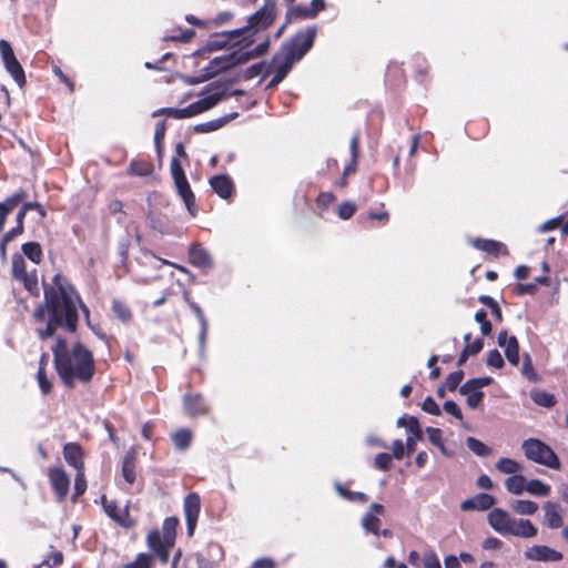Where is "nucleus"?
I'll return each instance as SVG.
<instances>
[{"instance_id": "f257e3e1", "label": "nucleus", "mask_w": 568, "mask_h": 568, "mask_svg": "<svg viewBox=\"0 0 568 568\" xmlns=\"http://www.w3.org/2000/svg\"><path fill=\"white\" fill-rule=\"evenodd\" d=\"M43 291L44 302L36 308L33 314L36 320L43 321L45 312L49 313L47 327L37 331L40 338L52 336L57 326H65L68 331L74 332L78 325V304L85 316H89L88 307L61 274L54 275L53 285L43 283Z\"/></svg>"}, {"instance_id": "f03ea898", "label": "nucleus", "mask_w": 568, "mask_h": 568, "mask_svg": "<svg viewBox=\"0 0 568 568\" xmlns=\"http://www.w3.org/2000/svg\"><path fill=\"white\" fill-rule=\"evenodd\" d=\"M53 356L57 372L65 386L73 387L74 381H91L94 374L93 355L81 343L70 348L64 339L58 338Z\"/></svg>"}, {"instance_id": "7ed1b4c3", "label": "nucleus", "mask_w": 568, "mask_h": 568, "mask_svg": "<svg viewBox=\"0 0 568 568\" xmlns=\"http://www.w3.org/2000/svg\"><path fill=\"white\" fill-rule=\"evenodd\" d=\"M275 16V0H265L264 6L248 18L245 27L209 40L201 51L213 52L226 47L245 50L256 41L261 31L273 23Z\"/></svg>"}, {"instance_id": "20e7f679", "label": "nucleus", "mask_w": 568, "mask_h": 568, "mask_svg": "<svg viewBox=\"0 0 568 568\" xmlns=\"http://www.w3.org/2000/svg\"><path fill=\"white\" fill-rule=\"evenodd\" d=\"M270 47V38L266 37L252 50H235L229 54L220 55L211 60L203 71V80H209L221 72L227 71L236 65L244 64L250 60L264 55Z\"/></svg>"}, {"instance_id": "39448f33", "label": "nucleus", "mask_w": 568, "mask_h": 568, "mask_svg": "<svg viewBox=\"0 0 568 568\" xmlns=\"http://www.w3.org/2000/svg\"><path fill=\"white\" fill-rule=\"evenodd\" d=\"M225 97V91L211 93L183 109L163 108L153 112V116L164 114L174 119H186L212 109Z\"/></svg>"}, {"instance_id": "423d86ee", "label": "nucleus", "mask_w": 568, "mask_h": 568, "mask_svg": "<svg viewBox=\"0 0 568 568\" xmlns=\"http://www.w3.org/2000/svg\"><path fill=\"white\" fill-rule=\"evenodd\" d=\"M521 448L525 456L539 465L559 470L561 464L555 452L545 443L536 438H529L523 442Z\"/></svg>"}, {"instance_id": "0eeeda50", "label": "nucleus", "mask_w": 568, "mask_h": 568, "mask_svg": "<svg viewBox=\"0 0 568 568\" xmlns=\"http://www.w3.org/2000/svg\"><path fill=\"white\" fill-rule=\"evenodd\" d=\"M12 275L30 294H39L37 267L33 264L29 266L22 255L16 254L12 257Z\"/></svg>"}, {"instance_id": "6e6552de", "label": "nucleus", "mask_w": 568, "mask_h": 568, "mask_svg": "<svg viewBox=\"0 0 568 568\" xmlns=\"http://www.w3.org/2000/svg\"><path fill=\"white\" fill-rule=\"evenodd\" d=\"M317 33L316 27H308L298 32L291 41L283 43L284 52L290 54L296 62L313 47Z\"/></svg>"}, {"instance_id": "1a4fd4ad", "label": "nucleus", "mask_w": 568, "mask_h": 568, "mask_svg": "<svg viewBox=\"0 0 568 568\" xmlns=\"http://www.w3.org/2000/svg\"><path fill=\"white\" fill-rule=\"evenodd\" d=\"M317 33L316 27H308L298 32L291 41L283 43L284 52L290 54L296 62L313 47Z\"/></svg>"}, {"instance_id": "9d476101", "label": "nucleus", "mask_w": 568, "mask_h": 568, "mask_svg": "<svg viewBox=\"0 0 568 568\" xmlns=\"http://www.w3.org/2000/svg\"><path fill=\"white\" fill-rule=\"evenodd\" d=\"M171 174L174 180L176 191L183 200L186 209L193 215L194 214V201L195 196L190 187V184L185 178L184 171L176 158L171 161Z\"/></svg>"}, {"instance_id": "9b49d317", "label": "nucleus", "mask_w": 568, "mask_h": 568, "mask_svg": "<svg viewBox=\"0 0 568 568\" xmlns=\"http://www.w3.org/2000/svg\"><path fill=\"white\" fill-rule=\"evenodd\" d=\"M0 53L6 67V70L11 74L16 83L22 88L26 83L24 71L17 60L10 43L6 40H0Z\"/></svg>"}, {"instance_id": "f8f14e48", "label": "nucleus", "mask_w": 568, "mask_h": 568, "mask_svg": "<svg viewBox=\"0 0 568 568\" xmlns=\"http://www.w3.org/2000/svg\"><path fill=\"white\" fill-rule=\"evenodd\" d=\"M398 427H405L410 435L406 439L407 454H412L416 449V444L423 438V433L418 419L414 416H400L396 422Z\"/></svg>"}, {"instance_id": "ddd939ff", "label": "nucleus", "mask_w": 568, "mask_h": 568, "mask_svg": "<svg viewBox=\"0 0 568 568\" xmlns=\"http://www.w3.org/2000/svg\"><path fill=\"white\" fill-rule=\"evenodd\" d=\"M200 506L201 503L197 494L191 493L184 498L183 508L186 520L187 535L190 537L193 536L196 527L200 514Z\"/></svg>"}, {"instance_id": "4468645a", "label": "nucleus", "mask_w": 568, "mask_h": 568, "mask_svg": "<svg viewBox=\"0 0 568 568\" xmlns=\"http://www.w3.org/2000/svg\"><path fill=\"white\" fill-rule=\"evenodd\" d=\"M524 556L528 560L556 562L562 559V554L545 545H535L525 550Z\"/></svg>"}, {"instance_id": "2eb2a0df", "label": "nucleus", "mask_w": 568, "mask_h": 568, "mask_svg": "<svg viewBox=\"0 0 568 568\" xmlns=\"http://www.w3.org/2000/svg\"><path fill=\"white\" fill-rule=\"evenodd\" d=\"M537 535V528L528 519L510 517L504 536L532 538Z\"/></svg>"}, {"instance_id": "dca6fc26", "label": "nucleus", "mask_w": 568, "mask_h": 568, "mask_svg": "<svg viewBox=\"0 0 568 568\" xmlns=\"http://www.w3.org/2000/svg\"><path fill=\"white\" fill-rule=\"evenodd\" d=\"M49 478L59 501L64 500L68 495L70 478L65 471L60 467H52L49 469Z\"/></svg>"}, {"instance_id": "f3484780", "label": "nucleus", "mask_w": 568, "mask_h": 568, "mask_svg": "<svg viewBox=\"0 0 568 568\" xmlns=\"http://www.w3.org/2000/svg\"><path fill=\"white\" fill-rule=\"evenodd\" d=\"M384 506L377 503H374L369 507V511H367L362 520V527L367 532H373L375 535L379 534V526H381V519L378 518V515L383 514Z\"/></svg>"}, {"instance_id": "a211bd4d", "label": "nucleus", "mask_w": 568, "mask_h": 568, "mask_svg": "<svg viewBox=\"0 0 568 568\" xmlns=\"http://www.w3.org/2000/svg\"><path fill=\"white\" fill-rule=\"evenodd\" d=\"M544 520L550 529L560 528L564 524L562 509L559 504L554 501H546L542 506Z\"/></svg>"}, {"instance_id": "6ab92c4d", "label": "nucleus", "mask_w": 568, "mask_h": 568, "mask_svg": "<svg viewBox=\"0 0 568 568\" xmlns=\"http://www.w3.org/2000/svg\"><path fill=\"white\" fill-rule=\"evenodd\" d=\"M496 500L491 495L478 494L473 498L466 499L460 504V509L464 511L470 510H487L495 505Z\"/></svg>"}, {"instance_id": "aec40b11", "label": "nucleus", "mask_w": 568, "mask_h": 568, "mask_svg": "<svg viewBox=\"0 0 568 568\" xmlns=\"http://www.w3.org/2000/svg\"><path fill=\"white\" fill-rule=\"evenodd\" d=\"M295 62L296 61L290 54L284 52V47L282 45L280 51L273 57V61L270 68L273 70V72L280 74L282 78H285Z\"/></svg>"}, {"instance_id": "412c9836", "label": "nucleus", "mask_w": 568, "mask_h": 568, "mask_svg": "<svg viewBox=\"0 0 568 568\" xmlns=\"http://www.w3.org/2000/svg\"><path fill=\"white\" fill-rule=\"evenodd\" d=\"M183 403L185 412L192 417L205 415L209 413V406L204 402L201 394L185 395L183 397Z\"/></svg>"}, {"instance_id": "4be33fe9", "label": "nucleus", "mask_w": 568, "mask_h": 568, "mask_svg": "<svg viewBox=\"0 0 568 568\" xmlns=\"http://www.w3.org/2000/svg\"><path fill=\"white\" fill-rule=\"evenodd\" d=\"M148 545L162 562H168L169 551L173 546L164 544L158 530H153L148 535Z\"/></svg>"}, {"instance_id": "5701e85b", "label": "nucleus", "mask_w": 568, "mask_h": 568, "mask_svg": "<svg viewBox=\"0 0 568 568\" xmlns=\"http://www.w3.org/2000/svg\"><path fill=\"white\" fill-rule=\"evenodd\" d=\"M510 515L501 508L493 509L487 517L490 527L498 534L505 535L509 524Z\"/></svg>"}, {"instance_id": "b1692460", "label": "nucleus", "mask_w": 568, "mask_h": 568, "mask_svg": "<svg viewBox=\"0 0 568 568\" xmlns=\"http://www.w3.org/2000/svg\"><path fill=\"white\" fill-rule=\"evenodd\" d=\"M189 260L191 264L196 267L209 268L212 266V260L209 252L196 243L190 246Z\"/></svg>"}, {"instance_id": "393cba45", "label": "nucleus", "mask_w": 568, "mask_h": 568, "mask_svg": "<svg viewBox=\"0 0 568 568\" xmlns=\"http://www.w3.org/2000/svg\"><path fill=\"white\" fill-rule=\"evenodd\" d=\"M27 196L26 192L19 191L4 202H0V232L3 229L7 216L19 205Z\"/></svg>"}, {"instance_id": "a878e982", "label": "nucleus", "mask_w": 568, "mask_h": 568, "mask_svg": "<svg viewBox=\"0 0 568 568\" xmlns=\"http://www.w3.org/2000/svg\"><path fill=\"white\" fill-rule=\"evenodd\" d=\"M210 185L214 190V192L226 199L232 194L233 183L227 175H215L210 179Z\"/></svg>"}, {"instance_id": "bb28decb", "label": "nucleus", "mask_w": 568, "mask_h": 568, "mask_svg": "<svg viewBox=\"0 0 568 568\" xmlns=\"http://www.w3.org/2000/svg\"><path fill=\"white\" fill-rule=\"evenodd\" d=\"M63 456L67 463L77 470L83 469L82 452L80 446L69 443L63 448Z\"/></svg>"}, {"instance_id": "cd10ccee", "label": "nucleus", "mask_w": 568, "mask_h": 568, "mask_svg": "<svg viewBox=\"0 0 568 568\" xmlns=\"http://www.w3.org/2000/svg\"><path fill=\"white\" fill-rule=\"evenodd\" d=\"M101 499H102L103 509L106 513V515L110 518H112L113 520H115L116 523H119L120 525L126 526V524H125V517L128 516L126 509H120L116 506L115 501L108 500L105 498V496H102Z\"/></svg>"}, {"instance_id": "c85d7f7f", "label": "nucleus", "mask_w": 568, "mask_h": 568, "mask_svg": "<svg viewBox=\"0 0 568 568\" xmlns=\"http://www.w3.org/2000/svg\"><path fill=\"white\" fill-rule=\"evenodd\" d=\"M134 460V452H128L122 460V476L124 480L130 485L134 484L136 479Z\"/></svg>"}, {"instance_id": "c756f323", "label": "nucleus", "mask_w": 568, "mask_h": 568, "mask_svg": "<svg viewBox=\"0 0 568 568\" xmlns=\"http://www.w3.org/2000/svg\"><path fill=\"white\" fill-rule=\"evenodd\" d=\"M473 245L481 251L494 254H507V248L504 244L491 240H475Z\"/></svg>"}, {"instance_id": "7c9ffc66", "label": "nucleus", "mask_w": 568, "mask_h": 568, "mask_svg": "<svg viewBox=\"0 0 568 568\" xmlns=\"http://www.w3.org/2000/svg\"><path fill=\"white\" fill-rule=\"evenodd\" d=\"M526 478L519 473L505 480L506 489L514 495H521L526 490Z\"/></svg>"}, {"instance_id": "2f4dec72", "label": "nucleus", "mask_w": 568, "mask_h": 568, "mask_svg": "<svg viewBox=\"0 0 568 568\" xmlns=\"http://www.w3.org/2000/svg\"><path fill=\"white\" fill-rule=\"evenodd\" d=\"M496 468L500 473L511 475V476L521 473L524 469L521 464H519L518 462L510 459V458H500L496 463Z\"/></svg>"}, {"instance_id": "473e14b6", "label": "nucleus", "mask_w": 568, "mask_h": 568, "mask_svg": "<svg viewBox=\"0 0 568 568\" xmlns=\"http://www.w3.org/2000/svg\"><path fill=\"white\" fill-rule=\"evenodd\" d=\"M179 521L175 517H169L163 523V535H161L162 540L164 544L169 546L174 545L175 539V529Z\"/></svg>"}, {"instance_id": "72a5a7b5", "label": "nucleus", "mask_w": 568, "mask_h": 568, "mask_svg": "<svg viewBox=\"0 0 568 568\" xmlns=\"http://www.w3.org/2000/svg\"><path fill=\"white\" fill-rule=\"evenodd\" d=\"M511 509L519 515H534L538 510V505L531 500L517 499L511 503Z\"/></svg>"}, {"instance_id": "f704fd0d", "label": "nucleus", "mask_w": 568, "mask_h": 568, "mask_svg": "<svg viewBox=\"0 0 568 568\" xmlns=\"http://www.w3.org/2000/svg\"><path fill=\"white\" fill-rule=\"evenodd\" d=\"M505 349V355L508 362L517 366L519 364V344L515 336H510V339L503 347Z\"/></svg>"}, {"instance_id": "c9c22d12", "label": "nucleus", "mask_w": 568, "mask_h": 568, "mask_svg": "<svg viewBox=\"0 0 568 568\" xmlns=\"http://www.w3.org/2000/svg\"><path fill=\"white\" fill-rule=\"evenodd\" d=\"M534 496H548L550 494V487L539 479H530L526 483V490Z\"/></svg>"}, {"instance_id": "e433bc0d", "label": "nucleus", "mask_w": 568, "mask_h": 568, "mask_svg": "<svg viewBox=\"0 0 568 568\" xmlns=\"http://www.w3.org/2000/svg\"><path fill=\"white\" fill-rule=\"evenodd\" d=\"M153 172V165L148 162L133 161L128 168V174L135 176H149Z\"/></svg>"}, {"instance_id": "4c0bfd02", "label": "nucleus", "mask_w": 568, "mask_h": 568, "mask_svg": "<svg viewBox=\"0 0 568 568\" xmlns=\"http://www.w3.org/2000/svg\"><path fill=\"white\" fill-rule=\"evenodd\" d=\"M426 434L428 436L429 442L436 446L440 453L445 456H450V454L447 452L443 437H442V430L439 428L434 427H427Z\"/></svg>"}, {"instance_id": "58836bf2", "label": "nucleus", "mask_w": 568, "mask_h": 568, "mask_svg": "<svg viewBox=\"0 0 568 568\" xmlns=\"http://www.w3.org/2000/svg\"><path fill=\"white\" fill-rule=\"evenodd\" d=\"M22 252L33 264L40 263L42 257V250L38 243L29 242L23 244Z\"/></svg>"}, {"instance_id": "ea45409f", "label": "nucleus", "mask_w": 568, "mask_h": 568, "mask_svg": "<svg viewBox=\"0 0 568 568\" xmlns=\"http://www.w3.org/2000/svg\"><path fill=\"white\" fill-rule=\"evenodd\" d=\"M530 397L537 405L542 407H552L556 403L555 397L545 390H532Z\"/></svg>"}, {"instance_id": "a19ab883", "label": "nucleus", "mask_w": 568, "mask_h": 568, "mask_svg": "<svg viewBox=\"0 0 568 568\" xmlns=\"http://www.w3.org/2000/svg\"><path fill=\"white\" fill-rule=\"evenodd\" d=\"M467 447L477 456L484 457L491 454V449L477 438L468 437L466 439Z\"/></svg>"}, {"instance_id": "79ce46f5", "label": "nucleus", "mask_w": 568, "mask_h": 568, "mask_svg": "<svg viewBox=\"0 0 568 568\" xmlns=\"http://www.w3.org/2000/svg\"><path fill=\"white\" fill-rule=\"evenodd\" d=\"M335 489L339 496L349 501L366 503L368 500V497L364 493L349 491L345 489L341 484H335Z\"/></svg>"}, {"instance_id": "37998d69", "label": "nucleus", "mask_w": 568, "mask_h": 568, "mask_svg": "<svg viewBox=\"0 0 568 568\" xmlns=\"http://www.w3.org/2000/svg\"><path fill=\"white\" fill-rule=\"evenodd\" d=\"M192 434L187 429H180L172 436V440L178 449H185L191 443Z\"/></svg>"}, {"instance_id": "c03bdc74", "label": "nucleus", "mask_w": 568, "mask_h": 568, "mask_svg": "<svg viewBox=\"0 0 568 568\" xmlns=\"http://www.w3.org/2000/svg\"><path fill=\"white\" fill-rule=\"evenodd\" d=\"M521 374L530 382H537L539 379V377L532 366L531 358H530L529 354L524 355Z\"/></svg>"}, {"instance_id": "a18cd8bd", "label": "nucleus", "mask_w": 568, "mask_h": 568, "mask_svg": "<svg viewBox=\"0 0 568 568\" xmlns=\"http://www.w3.org/2000/svg\"><path fill=\"white\" fill-rule=\"evenodd\" d=\"M165 135V122L161 121L155 125L154 131V143L158 151L159 156H162V141L164 140Z\"/></svg>"}, {"instance_id": "49530a36", "label": "nucleus", "mask_w": 568, "mask_h": 568, "mask_svg": "<svg viewBox=\"0 0 568 568\" xmlns=\"http://www.w3.org/2000/svg\"><path fill=\"white\" fill-rule=\"evenodd\" d=\"M463 378H464L463 371L453 372L447 376V378L445 381V387H447L448 390L453 392L458 387V385L460 384Z\"/></svg>"}, {"instance_id": "de8ad7c7", "label": "nucleus", "mask_w": 568, "mask_h": 568, "mask_svg": "<svg viewBox=\"0 0 568 568\" xmlns=\"http://www.w3.org/2000/svg\"><path fill=\"white\" fill-rule=\"evenodd\" d=\"M87 489V481H85V478H84V473H83V469L81 470H78L77 475H75V478H74V496H73V500H75V498L80 495H82Z\"/></svg>"}, {"instance_id": "09e8293b", "label": "nucleus", "mask_w": 568, "mask_h": 568, "mask_svg": "<svg viewBox=\"0 0 568 568\" xmlns=\"http://www.w3.org/2000/svg\"><path fill=\"white\" fill-rule=\"evenodd\" d=\"M288 17L297 19L314 18L313 14H310V6H296L291 8L288 11Z\"/></svg>"}, {"instance_id": "8fccbe9b", "label": "nucleus", "mask_w": 568, "mask_h": 568, "mask_svg": "<svg viewBox=\"0 0 568 568\" xmlns=\"http://www.w3.org/2000/svg\"><path fill=\"white\" fill-rule=\"evenodd\" d=\"M486 364L494 368H501L504 366L501 354L497 349L489 351L487 354Z\"/></svg>"}, {"instance_id": "3c124183", "label": "nucleus", "mask_w": 568, "mask_h": 568, "mask_svg": "<svg viewBox=\"0 0 568 568\" xmlns=\"http://www.w3.org/2000/svg\"><path fill=\"white\" fill-rule=\"evenodd\" d=\"M374 464L378 469L386 471L390 468L392 455L387 453H381L375 457Z\"/></svg>"}, {"instance_id": "603ef678", "label": "nucleus", "mask_w": 568, "mask_h": 568, "mask_svg": "<svg viewBox=\"0 0 568 568\" xmlns=\"http://www.w3.org/2000/svg\"><path fill=\"white\" fill-rule=\"evenodd\" d=\"M23 232V225H17L9 232H7L3 235L2 242H1V252L4 255L6 254V245L12 241L16 236L20 235Z\"/></svg>"}, {"instance_id": "864d4df0", "label": "nucleus", "mask_w": 568, "mask_h": 568, "mask_svg": "<svg viewBox=\"0 0 568 568\" xmlns=\"http://www.w3.org/2000/svg\"><path fill=\"white\" fill-rule=\"evenodd\" d=\"M423 562L425 568H442L439 559L434 550H428L424 554Z\"/></svg>"}, {"instance_id": "5fc2aeb1", "label": "nucleus", "mask_w": 568, "mask_h": 568, "mask_svg": "<svg viewBox=\"0 0 568 568\" xmlns=\"http://www.w3.org/2000/svg\"><path fill=\"white\" fill-rule=\"evenodd\" d=\"M151 557L146 554H140L133 562H130L125 568H150Z\"/></svg>"}, {"instance_id": "6e6d98bb", "label": "nucleus", "mask_w": 568, "mask_h": 568, "mask_svg": "<svg viewBox=\"0 0 568 568\" xmlns=\"http://www.w3.org/2000/svg\"><path fill=\"white\" fill-rule=\"evenodd\" d=\"M112 310L114 314L122 321H128L131 316L126 306L119 301L113 302Z\"/></svg>"}, {"instance_id": "4d7b16f0", "label": "nucleus", "mask_w": 568, "mask_h": 568, "mask_svg": "<svg viewBox=\"0 0 568 568\" xmlns=\"http://www.w3.org/2000/svg\"><path fill=\"white\" fill-rule=\"evenodd\" d=\"M422 408L424 412L438 416L440 415V408L432 397H426L423 402Z\"/></svg>"}, {"instance_id": "13d9d810", "label": "nucleus", "mask_w": 568, "mask_h": 568, "mask_svg": "<svg viewBox=\"0 0 568 568\" xmlns=\"http://www.w3.org/2000/svg\"><path fill=\"white\" fill-rule=\"evenodd\" d=\"M38 383L43 394H48L51 390V383L47 378L44 369L42 367L39 368L38 374Z\"/></svg>"}, {"instance_id": "bf43d9fd", "label": "nucleus", "mask_w": 568, "mask_h": 568, "mask_svg": "<svg viewBox=\"0 0 568 568\" xmlns=\"http://www.w3.org/2000/svg\"><path fill=\"white\" fill-rule=\"evenodd\" d=\"M444 410L447 414H450V415H453L454 417H456L458 419H463V413H462L459 406L455 402H453V400L445 402Z\"/></svg>"}, {"instance_id": "052dcab7", "label": "nucleus", "mask_w": 568, "mask_h": 568, "mask_svg": "<svg viewBox=\"0 0 568 568\" xmlns=\"http://www.w3.org/2000/svg\"><path fill=\"white\" fill-rule=\"evenodd\" d=\"M193 36H194V31L192 29H187L184 31H180L178 34L166 37L165 40L187 42L193 38Z\"/></svg>"}, {"instance_id": "680f3d73", "label": "nucleus", "mask_w": 568, "mask_h": 568, "mask_svg": "<svg viewBox=\"0 0 568 568\" xmlns=\"http://www.w3.org/2000/svg\"><path fill=\"white\" fill-rule=\"evenodd\" d=\"M354 212L355 205L349 202H345L341 204L338 207V216L343 220L349 219L354 214Z\"/></svg>"}, {"instance_id": "e2e57ef3", "label": "nucleus", "mask_w": 568, "mask_h": 568, "mask_svg": "<svg viewBox=\"0 0 568 568\" xmlns=\"http://www.w3.org/2000/svg\"><path fill=\"white\" fill-rule=\"evenodd\" d=\"M392 450H393L394 458L402 459L405 455V452H407L406 444H403V442L400 439H396L393 442Z\"/></svg>"}, {"instance_id": "0e129e2a", "label": "nucleus", "mask_w": 568, "mask_h": 568, "mask_svg": "<svg viewBox=\"0 0 568 568\" xmlns=\"http://www.w3.org/2000/svg\"><path fill=\"white\" fill-rule=\"evenodd\" d=\"M561 221H562L561 216L550 219V220L546 221L545 223H542L539 226V231L540 232H547V231H550V230H555V229L560 226Z\"/></svg>"}, {"instance_id": "69168bd1", "label": "nucleus", "mask_w": 568, "mask_h": 568, "mask_svg": "<svg viewBox=\"0 0 568 568\" xmlns=\"http://www.w3.org/2000/svg\"><path fill=\"white\" fill-rule=\"evenodd\" d=\"M222 125L220 120L202 123L195 126L196 132H211L219 129Z\"/></svg>"}, {"instance_id": "338daca9", "label": "nucleus", "mask_w": 568, "mask_h": 568, "mask_svg": "<svg viewBox=\"0 0 568 568\" xmlns=\"http://www.w3.org/2000/svg\"><path fill=\"white\" fill-rule=\"evenodd\" d=\"M474 381L473 379H469L460 388H459V392L462 395H466L468 396L469 394H474V393H483L480 390L479 387H477V385L473 384Z\"/></svg>"}, {"instance_id": "774afa93", "label": "nucleus", "mask_w": 568, "mask_h": 568, "mask_svg": "<svg viewBox=\"0 0 568 568\" xmlns=\"http://www.w3.org/2000/svg\"><path fill=\"white\" fill-rule=\"evenodd\" d=\"M503 546V541L495 537H488L483 542V548L486 550H497Z\"/></svg>"}]
</instances>
